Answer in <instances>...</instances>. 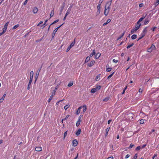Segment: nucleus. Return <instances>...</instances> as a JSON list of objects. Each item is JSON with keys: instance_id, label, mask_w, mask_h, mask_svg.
Instances as JSON below:
<instances>
[{"instance_id": "de8ad7c7", "label": "nucleus", "mask_w": 159, "mask_h": 159, "mask_svg": "<svg viewBox=\"0 0 159 159\" xmlns=\"http://www.w3.org/2000/svg\"><path fill=\"white\" fill-rule=\"evenodd\" d=\"M67 131H66L64 133V139L65 138L66 136L67 135Z\"/></svg>"}, {"instance_id": "9b49d317", "label": "nucleus", "mask_w": 159, "mask_h": 159, "mask_svg": "<svg viewBox=\"0 0 159 159\" xmlns=\"http://www.w3.org/2000/svg\"><path fill=\"white\" fill-rule=\"evenodd\" d=\"M147 28H148L147 27H146L144 28L143 30V32L142 33V34H144V35H145L146 34V33H147V32L148 31V30H147Z\"/></svg>"}, {"instance_id": "ea45409f", "label": "nucleus", "mask_w": 159, "mask_h": 159, "mask_svg": "<svg viewBox=\"0 0 159 159\" xmlns=\"http://www.w3.org/2000/svg\"><path fill=\"white\" fill-rule=\"evenodd\" d=\"M107 71V72H110L111 70V68H108L106 69V70Z\"/></svg>"}, {"instance_id": "bb28decb", "label": "nucleus", "mask_w": 159, "mask_h": 159, "mask_svg": "<svg viewBox=\"0 0 159 159\" xmlns=\"http://www.w3.org/2000/svg\"><path fill=\"white\" fill-rule=\"evenodd\" d=\"M145 35H144V34H143L142 33L139 36V39H138V40L141 39H142L143 37Z\"/></svg>"}, {"instance_id": "bf43d9fd", "label": "nucleus", "mask_w": 159, "mask_h": 159, "mask_svg": "<svg viewBox=\"0 0 159 159\" xmlns=\"http://www.w3.org/2000/svg\"><path fill=\"white\" fill-rule=\"evenodd\" d=\"M69 116H70L69 115H67L66 116V117L65 118H64L63 119H64V120H66L68 119V118L69 117Z\"/></svg>"}, {"instance_id": "338daca9", "label": "nucleus", "mask_w": 159, "mask_h": 159, "mask_svg": "<svg viewBox=\"0 0 159 159\" xmlns=\"http://www.w3.org/2000/svg\"><path fill=\"white\" fill-rule=\"evenodd\" d=\"M157 156V155L156 154H154L153 157H152V159H154V158L156 157Z\"/></svg>"}, {"instance_id": "a878e982", "label": "nucleus", "mask_w": 159, "mask_h": 159, "mask_svg": "<svg viewBox=\"0 0 159 159\" xmlns=\"http://www.w3.org/2000/svg\"><path fill=\"white\" fill-rule=\"evenodd\" d=\"M70 8H69L67 10L65 15H66V16H67L68 15V14L70 13Z\"/></svg>"}, {"instance_id": "f03ea898", "label": "nucleus", "mask_w": 159, "mask_h": 159, "mask_svg": "<svg viewBox=\"0 0 159 159\" xmlns=\"http://www.w3.org/2000/svg\"><path fill=\"white\" fill-rule=\"evenodd\" d=\"M101 88V86L100 85L96 86L95 88L92 89H91V93H95L96 91L99 90Z\"/></svg>"}, {"instance_id": "c9c22d12", "label": "nucleus", "mask_w": 159, "mask_h": 159, "mask_svg": "<svg viewBox=\"0 0 159 159\" xmlns=\"http://www.w3.org/2000/svg\"><path fill=\"white\" fill-rule=\"evenodd\" d=\"M114 72H113L109 76H108L107 77V79H109L112 76V75L114 74Z\"/></svg>"}, {"instance_id": "4468645a", "label": "nucleus", "mask_w": 159, "mask_h": 159, "mask_svg": "<svg viewBox=\"0 0 159 159\" xmlns=\"http://www.w3.org/2000/svg\"><path fill=\"white\" fill-rule=\"evenodd\" d=\"M32 80H33V79H30V81H29V84H28V87H27V89L28 90H29L30 89V85H31V84L32 81Z\"/></svg>"}, {"instance_id": "09e8293b", "label": "nucleus", "mask_w": 159, "mask_h": 159, "mask_svg": "<svg viewBox=\"0 0 159 159\" xmlns=\"http://www.w3.org/2000/svg\"><path fill=\"white\" fill-rule=\"evenodd\" d=\"M103 1V0H100L99 1L98 5H101V4L102 3V2Z\"/></svg>"}, {"instance_id": "c756f323", "label": "nucleus", "mask_w": 159, "mask_h": 159, "mask_svg": "<svg viewBox=\"0 0 159 159\" xmlns=\"http://www.w3.org/2000/svg\"><path fill=\"white\" fill-rule=\"evenodd\" d=\"M8 26L7 25H4V27L3 28V31H4L5 32H6L7 28Z\"/></svg>"}, {"instance_id": "dca6fc26", "label": "nucleus", "mask_w": 159, "mask_h": 159, "mask_svg": "<svg viewBox=\"0 0 159 159\" xmlns=\"http://www.w3.org/2000/svg\"><path fill=\"white\" fill-rule=\"evenodd\" d=\"M6 95V94H4L2 98L0 99V103L2 102L3 101Z\"/></svg>"}, {"instance_id": "aec40b11", "label": "nucleus", "mask_w": 159, "mask_h": 159, "mask_svg": "<svg viewBox=\"0 0 159 159\" xmlns=\"http://www.w3.org/2000/svg\"><path fill=\"white\" fill-rule=\"evenodd\" d=\"M81 131V130L80 129H79L76 132V135L77 136L79 135L80 134Z\"/></svg>"}, {"instance_id": "20e7f679", "label": "nucleus", "mask_w": 159, "mask_h": 159, "mask_svg": "<svg viewBox=\"0 0 159 159\" xmlns=\"http://www.w3.org/2000/svg\"><path fill=\"white\" fill-rule=\"evenodd\" d=\"M57 89V88H56L55 89L53 90V91L52 92V93L51 96H50L49 99H48V102H50V101L52 100L53 97L54 96L55 94V92H56V90Z\"/></svg>"}, {"instance_id": "13d9d810", "label": "nucleus", "mask_w": 159, "mask_h": 159, "mask_svg": "<svg viewBox=\"0 0 159 159\" xmlns=\"http://www.w3.org/2000/svg\"><path fill=\"white\" fill-rule=\"evenodd\" d=\"M137 157H138V156H137V154H135L134 157V159H136L137 158Z\"/></svg>"}, {"instance_id": "6ab92c4d", "label": "nucleus", "mask_w": 159, "mask_h": 159, "mask_svg": "<svg viewBox=\"0 0 159 159\" xmlns=\"http://www.w3.org/2000/svg\"><path fill=\"white\" fill-rule=\"evenodd\" d=\"M95 54H96V53L95 52V50H93V51L92 53L90 54L89 57H90V58L92 57L93 56L95 55Z\"/></svg>"}, {"instance_id": "0e129e2a", "label": "nucleus", "mask_w": 159, "mask_h": 159, "mask_svg": "<svg viewBox=\"0 0 159 159\" xmlns=\"http://www.w3.org/2000/svg\"><path fill=\"white\" fill-rule=\"evenodd\" d=\"M5 32L4 31H3L1 32V33H0V36L2 35V34H4L5 33Z\"/></svg>"}, {"instance_id": "39448f33", "label": "nucleus", "mask_w": 159, "mask_h": 159, "mask_svg": "<svg viewBox=\"0 0 159 159\" xmlns=\"http://www.w3.org/2000/svg\"><path fill=\"white\" fill-rule=\"evenodd\" d=\"M63 24H62V25H60L59 26L57 27V28H55V30H53L52 35V37H54L58 29L63 25Z\"/></svg>"}, {"instance_id": "774afa93", "label": "nucleus", "mask_w": 159, "mask_h": 159, "mask_svg": "<svg viewBox=\"0 0 159 159\" xmlns=\"http://www.w3.org/2000/svg\"><path fill=\"white\" fill-rule=\"evenodd\" d=\"M146 146V145L145 144H144V145H143V146L141 147V149H143V148H144Z\"/></svg>"}, {"instance_id": "9d476101", "label": "nucleus", "mask_w": 159, "mask_h": 159, "mask_svg": "<svg viewBox=\"0 0 159 159\" xmlns=\"http://www.w3.org/2000/svg\"><path fill=\"white\" fill-rule=\"evenodd\" d=\"M42 148L41 147H37L35 148V150L37 152H40L42 151Z\"/></svg>"}, {"instance_id": "69168bd1", "label": "nucleus", "mask_w": 159, "mask_h": 159, "mask_svg": "<svg viewBox=\"0 0 159 159\" xmlns=\"http://www.w3.org/2000/svg\"><path fill=\"white\" fill-rule=\"evenodd\" d=\"M143 91V89H142L141 88H140L139 89V93H142Z\"/></svg>"}, {"instance_id": "f257e3e1", "label": "nucleus", "mask_w": 159, "mask_h": 159, "mask_svg": "<svg viewBox=\"0 0 159 159\" xmlns=\"http://www.w3.org/2000/svg\"><path fill=\"white\" fill-rule=\"evenodd\" d=\"M141 25V24L137 22L136 24L135 25V27L131 31V33L132 34L134 33L138 30L140 28Z\"/></svg>"}, {"instance_id": "58836bf2", "label": "nucleus", "mask_w": 159, "mask_h": 159, "mask_svg": "<svg viewBox=\"0 0 159 159\" xmlns=\"http://www.w3.org/2000/svg\"><path fill=\"white\" fill-rule=\"evenodd\" d=\"M141 149V146H139L136 148L135 150L136 151H138V150H140Z\"/></svg>"}, {"instance_id": "e433bc0d", "label": "nucleus", "mask_w": 159, "mask_h": 159, "mask_svg": "<svg viewBox=\"0 0 159 159\" xmlns=\"http://www.w3.org/2000/svg\"><path fill=\"white\" fill-rule=\"evenodd\" d=\"M133 45H134L133 43H131L128 46H127V49L129 48H130Z\"/></svg>"}, {"instance_id": "0eeeda50", "label": "nucleus", "mask_w": 159, "mask_h": 159, "mask_svg": "<svg viewBox=\"0 0 159 159\" xmlns=\"http://www.w3.org/2000/svg\"><path fill=\"white\" fill-rule=\"evenodd\" d=\"M74 44H75V42H72L71 44H70V46H69L67 49V51H66V52H68L70 50V49L73 47V46L74 45Z\"/></svg>"}, {"instance_id": "72a5a7b5", "label": "nucleus", "mask_w": 159, "mask_h": 159, "mask_svg": "<svg viewBox=\"0 0 159 159\" xmlns=\"http://www.w3.org/2000/svg\"><path fill=\"white\" fill-rule=\"evenodd\" d=\"M159 4V0H157V1L155 2L154 4L156 6H157Z\"/></svg>"}, {"instance_id": "603ef678", "label": "nucleus", "mask_w": 159, "mask_h": 159, "mask_svg": "<svg viewBox=\"0 0 159 159\" xmlns=\"http://www.w3.org/2000/svg\"><path fill=\"white\" fill-rule=\"evenodd\" d=\"M100 13V11H98L97 10V11L96 12V15H99V14Z\"/></svg>"}, {"instance_id": "4d7b16f0", "label": "nucleus", "mask_w": 159, "mask_h": 159, "mask_svg": "<svg viewBox=\"0 0 159 159\" xmlns=\"http://www.w3.org/2000/svg\"><path fill=\"white\" fill-rule=\"evenodd\" d=\"M28 0H25V2H24V3H23V4L24 5H25L27 3V2H28Z\"/></svg>"}, {"instance_id": "6e6552de", "label": "nucleus", "mask_w": 159, "mask_h": 159, "mask_svg": "<svg viewBox=\"0 0 159 159\" xmlns=\"http://www.w3.org/2000/svg\"><path fill=\"white\" fill-rule=\"evenodd\" d=\"M110 10V9H108L106 8H105L104 14L106 16H107L108 15Z\"/></svg>"}, {"instance_id": "412c9836", "label": "nucleus", "mask_w": 159, "mask_h": 159, "mask_svg": "<svg viewBox=\"0 0 159 159\" xmlns=\"http://www.w3.org/2000/svg\"><path fill=\"white\" fill-rule=\"evenodd\" d=\"M100 75H98L96 77L95 80L96 81H98L100 79Z\"/></svg>"}, {"instance_id": "f8f14e48", "label": "nucleus", "mask_w": 159, "mask_h": 159, "mask_svg": "<svg viewBox=\"0 0 159 159\" xmlns=\"http://www.w3.org/2000/svg\"><path fill=\"white\" fill-rule=\"evenodd\" d=\"M95 63V61H92L90 63L88 64V66L89 67H91Z\"/></svg>"}, {"instance_id": "37998d69", "label": "nucleus", "mask_w": 159, "mask_h": 159, "mask_svg": "<svg viewBox=\"0 0 159 159\" xmlns=\"http://www.w3.org/2000/svg\"><path fill=\"white\" fill-rule=\"evenodd\" d=\"M73 83L72 82H70L68 85V86L70 87L73 85Z\"/></svg>"}, {"instance_id": "680f3d73", "label": "nucleus", "mask_w": 159, "mask_h": 159, "mask_svg": "<svg viewBox=\"0 0 159 159\" xmlns=\"http://www.w3.org/2000/svg\"><path fill=\"white\" fill-rule=\"evenodd\" d=\"M83 116V115H81L79 117L78 120H81V119L82 118V117Z\"/></svg>"}, {"instance_id": "3c124183", "label": "nucleus", "mask_w": 159, "mask_h": 159, "mask_svg": "<svg viewBox=\"0 0 159 159\" xmlns=\"http://www.w3.org/2000/svg\"><path fill=\"white\" fill-rule=\"evenodd\" d=\"M74 150V148H71L70 149V151H69V153H72V152Z\"/></svg>"}, {"instance_id": "4be33fe9", "label": "nucleus", "mask_w": 159, "mask_h": 159, "mask_svg": "<svg viewBox=\"0 0 159 159\" xmlns=\"http://www.w3.org/2000/svg\"><path fill=\"white\" fill-rule=\"evenodd\" d=\"M129 117H130L129 118V120H132L133 118V114L132 113L129 114Z\"/></svg>"}, {"instance_id": "f3484780", "label": "nucleus", "mask_w": 159, "mask_h": 159, "mask_svg": "<svg viewBox=\"0 0 159 159\" xmlns=\"http://www.w3.org/2000/svg\"><path fill=\"white\" fill-rule=\"evenodd\" d=\"M82 108V107L80 106L78 108V109L76 111V113L77 115L79 114L80 113V111L81 109Z\"/></svg>"}, {"instance_id": "5701e85b", "label": "nucleus", "mask_w": 159, "mask_h": 159, "mask_svg": "<svg viewBox=\"0 0 159 159\" xmlns=\"http://www.w3.org/2000/svg\"><path fill=\"white\" fill-rule=\"evenodd\" d=\"M82 107V108H83V112L84 113L87 110L86 106V105H84Z\"/></svg>"}, {"instance_id": "864d4df0", "label": "nucleus", "mask_w": 159, "mask_h": 159, "mask_svg": "<svg viewBox=\"0 0 159 159\" xmlns=\"http://www.w3.org/2000/svg\"><path fill=\"white\" fill-rule=\"evenodd\" d=\"M63 101V100H59V101H58L56 103V104L57 105H58V104H59V103L60 102H62Z\"/></svg>"}, {"instance_id": "f704fd0d", "label": "nucleus", "mask_w": 159, "mask_h": 159, "mask_svg": "<svg viewBox=\"0 0 159 159\" xmlns=\"http://www.w3.org/2000/svg\"><path fill=\"white\" fill-rule=\"evenodd\" d=\"M80 122H81V120H78V121H77V122H76V126H78L80 125Z\"/></svg>"}, {"instance_id": "79ce46f5", "label": "nucleus", "mask_w": 159, "mask_h": 159, "mask_svg": "<svg viewBox=\"0 0 159 159\" xmlns=\"http://www.w3.org/2000/svg\"><path fill=\"white\" fill-rule=\"evenodd\" d=\"M109 99V97H107L103 99V101L105 102H107L108 101Z\"/></svg>"}, {"instance_id": "1a4fd4ad", "label": "nucleus", "mask_w": 159, "mask_h": 159, "mask_svg": "<svg viewBox=\"0 0 159 159\" xmlns=\"http://www.w3.org/2000/svg\"><path fill=\"white\" fill-rule=\"evenodd\" d=\"M78 144L77 141L76 139L72 141V145L75 147Z\"/></svg>"}, {"instance_id": "a19ab883", "label": "nucleus", "mask_w": 159, "mask_h": 159, "mask_svg": "<svg viewBox=\"0 0 159 159\" xmlns=\"http://www.w3.org/2000/svg\"><path fill=\"white\" fill-rule=\"evenodd\" d=\"M97 8L98 11H100L101 5H98L97 6Z\"/></svg>"}, {"instance_id": "e2e57ef3", "label": "nucleus", "mask_w": 159, "mask_h": 159, "mask_svg": "<svg viewBox=\"0 0 159 159\" xmlns=\"http://www.w3.org/2000/svg\"><path fill=\"white\" fill-rule=\"evenodd\" d=\"M107 159H114V157H113L111 156V157H108Z\"/></svg>"}, {"instance_id": "473e14b6", "label": "nucleus", "mask_w": 159, "mask_h": 159, "mask_svg": "<svg viewBox=\"0 0 159 159\" xmlns=\"http://www.w3.org/2000/svg\"><path fill=\"white\" fill-rule=\"evenodd\" d=\"M54 10L53 9L52 10V11L51 13H50V18L52 17L54 15Z\"/></svg>"}, {"instance_id": "6e6d98bb", "label": "nucleus", "mask_w": 159, "mask_h": 159, "mask_svg": "<svg viewBox=\"0 0 159 159\" xmlns=\"http://www.w3.org/2000/svg\"><path fill=\"white\" fill-rule=\"evenodd\" d=\"M130 157V155L129 154H127L126 155L125 157V158L127 159L129 158Z\"/></svg>"}, {"instance_id": "ddd939ff", "label": "nucleus", "mask_w": 159, "mask_h": 159, "mask_svg": "<svg viewBox=\"0 0 159 159\" xmlns=\"http://www.w3.org/2000/svg\"><path fill=\"white\" fill-rule=\"evenodd\" d=\"M101 53L99 52L97 53L96 54H95V58L96 59H98L101 56Z\"/></svg>"}, {"instance_id": "a18cd8bd", "label": "nucleus", "mask_w": 159, "mask_h": 159, "mask_svg": "<svg viewBox=\"0 0 159 159\" xmlns=\"http://www.w3.org/2000/svg\"><path fill=\"white\" fill-rule=\"evenodd\" d=\"M19 25L18 24L16 25H15L13 27V29H15L17 28L19 26Z\"/></svg>"}, {"instance_id": "b1692460", "label": "nucleus", "mask_w": 159, "mask_h": 159, "mask_svg": "<svg viewBox=\"0 0 159 159\" xmlns=\"http://www.w3.org/2000/svg\"><path fill=\"white\" fill-rule=\"evenodd\" d=\"M111 20L110 19H109L107 20V21L106 22V23H104L103 24V26H104V25H106L107 24L109 23V22H111Z\"/></svg>"}, {"instance_id": "7c9ffc66", "label": "nucleus", "mask_w": 159, "mask_h": 159, "mask_svg": "<svg viewBox=\"0 0 159 159\" xmlns=\"http://www.w3.org/2000/svg\"><path fill=\"white\" fill-rule=\"evenodd\" d=\"M137 38V35L136 34H133L131 36V38L133 39H134Z\"/></svg>"}, {"instance_id": "8fccbe9b", "label": "nucleus", "mask_w": 159, "mask_h": 159, "mask_svg": "<svg viewBox=\"0 0 159 159\" xmlns=\"http://www.w3.org/2000/svg\"><path fill=\"white\" fill-rule=\"evenodd\" d=\"M58 21H59V20H56L54 21L52 24H51V25L53 24H54L58 22Z\"/></svg>"}, {"instance_id": "c85d7f7f", "label": "nucleus", "mask_w": 159, "mask_h": 159, "mask_svg": "<svg viewBox=\"0 0 159 159\" xmlns=\"http://www.w3.org/2000/svg\"><path fill=\"white\" fill-rule=\"evenodd\" d=\"M125 33V31H124L123 32V33L119 37H118V38L117 39V40H118L120 39L121 38H122L123 36L124 35Z\"/></svg>"}, {"instance_id": "423d86ee", "label": "nucleus", "mask_w": 159, "mask_h": 159, "mask_svg": "<svg viewBox=\"0 0 159 159\" xmlns=\"http://www.w3.org/2000/svg\"><path fill=\"white\" fill-rule=\"evenodd\" d=\"M155 49V46L153 45L152 44L151 47H150L148 49V52H151L153 50H154Z\"/></svg>"}, {"instance_id": "2f4dec72", "label": "nucleus", "mask_w": 159, "mask_h": 159, "mask_svg": "<svg viewBox=\"0 0 159 159\" xmlns=\"http://www.w3.org/2000/svg\"><path fill=\"white\" fill-rule=\"evenodd\" d=\"M70 106L69 105H67L64 106V108L65 110H66Z\"/></svg>"}, {"instance_id": "cd10ccee", "label": "nucleus", "mask_w": 159, "mask_h": 159, "mask_svg": "<svg viewBox=\"0 0 159 159\" xmlns=\"http://www.w3.org/2000/svg\"><path fill=\"white\" fill-rule=\"evenodd\" d=\"M90 60V57H87L85 59V62L87 63Z\"/></svg>"}, {"instance_id": "2eb2a0df", "label": "nucleus", "mask_w": 159, "mask_h": 159, "mask_svg": "<svg viewBox=\"0 0 159 159\" xmlns=\"http://www.w3.org/2000/svg\"><path fill=\"white\" fill-rule=\"evenodd\" d=\"M38 11V9L37 8L34 7L33 8V11L34 14L36 13Z\"/></svg>"}, {"instance_id": "c03bdc74", "label": "nucleus", "mask_w": 159, "mask_h": 159, "mask_svg": "<svg viewBox=\"0 0 159 159\" xmlns=\"http://www.w3.org/2000/svg\"><path fill=\"white\" fill-rule=\"evenodd\" d=\"M144 120H143V119H141L140 120V123L141 124H143L144 123Z\"/></svg>"}, {"instance_id": "5fc2aeb1", "label": "nucleus", "mask_w": 159, "mask_h": 159, "mask_svg": "<svg viewBox=\"0 0 159 159\" xmlns=\"http://www.w3.org/2000/svg\"><path fill=\"white\" fill-rule=\"evenodd\" d=\"M113 61L114 63H117L118 62V60L114 59L113 60Z\"/></svg>"}, {"instance_id": "4c0bfd02", "label": "nucleus", "mask_w": 159, "mask_h": 159, "mask_svg": "<svg viewBox=\"0 0 159 159\" xmlns=\"http://www.w3.org/2000/svg\"><path fill=\"white\" fill-rule=\"evenodd\" d=\"M149 22V20H145L144 22V25H147V24Z\"/></svg>"}, {"instance_id": "49530a36", "label": "nucleus", "mask_w": 159, "mask_h": 159, "mask_svg": "<svg viewBox=\"0 0 159 159\" xmlns=\"http://www.w3.org/2000/svg\"><path fill=\"white\" fill-rule=\"evenodd\" d=\"M134 144H133L132 143H131L130 145V146H129V148H132L134 146Z\"/></svg>"}, {"instance_id": "393cba45", "label": "nucleus", "mask_w": 159, "mask_h": 159, "mask_svg": "<svg viewBox=\"0 0 159 159\" xmlns=\"http://www.w3.org/2000/svg\"><path fill=\"white\" fill-rule=\"evenodd\" d=\"M145 16H143L140 18L139 20L138 21V23H140V22L142 21L145 18Z\"/></svg>"}, {"instance_id": "7ed1b4c3", "label": "nucleus", "mask_w": 159, "mask_h": 159, "mask_svg": "<svg viewBox=\"0 0 159 159\" xmlns=\"http://www.w3.org/2000/svg\"><path fill=\"white\" fill-rule=\"evenodd\" d=\"M111 0L107 2L106 3V5L105 7V8L110 9V6L111 4Z\"/></svg>"}, {"instance_id": "052dcab7", "label": "nucleus", "mask_w": 159, "mask_h": 159, "mask_svg": "<svg viewBox=\"0 0 159 159\" xmlns=\"http://www.w3.org/2000/svg\"><path fill=\"white\" fill-rule=\"evenodd\" d=\"M143 3H141L139 5V7H143Z\"/></svg>"}, {"instance_id": "a211bd4d", "label": "nucleus", "mask_w": 159, "mask_h": 159, "mask_svg": "<svg viewBox=\"0 0 159 159\" xmlns=\"http://www.w3.org/2000/svg\"><path fill=\"white\" fill-rule=\"evenodd\" d=\"M34 75V72L33 71H30V79H33V76Z\"/></svg>"}]
</instances>
